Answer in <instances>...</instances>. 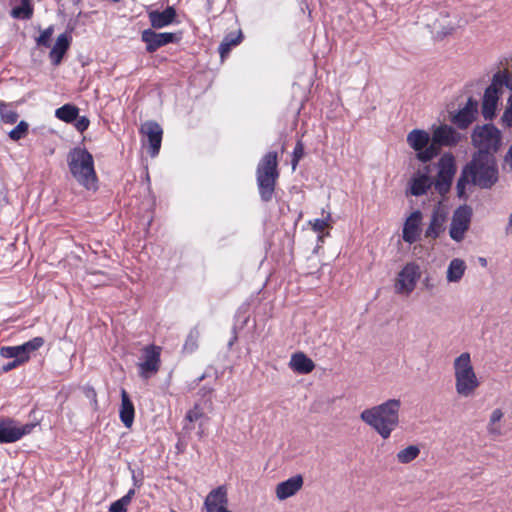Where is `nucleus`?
<instances>
[{"mask_svg":"<svg viewBox=\"0 0 512 512\" xmlns=\"http://www.w3.org/2000/svg\"><path fill=\"white\" fill-rule=\"evenodd\" d=\"M401 406L400 399H388L379 405L364 409L360 419L386 440L400 424Z\"/></svg>","mask_w":512,"mask_h":512,"instance_id":"1","label":"nucleus"},{"mask_svg":"<svg viewBox=\"0 0 512 512\" xmlns=\"http://www.w3.org/2000/svg\"><path fill=\"white\" fill-rule=\"evenodd\" d=\"M255 175L261 201L271 202L280 176L277 152L269 151L263 155L257 164Z\"/></svg>","mask_w":512,"mask_h":512,"instance_id":"2","label":"nucleus"},{"mask_svg":"<svg viewBox=\"0 0 512 512\" xmlns=\"http://www.w3.org/2000/svg\"><path fill=\"white\" fill-rule=\"evenodd\" d=\"M452 366L457 395L462 398L473 397L481 386V380L474 369L470 353H461L453 360Z\"/></svg>","mask_w":512,"mask_h":512,"instance_id":"3","label":"nucleus"},{"mask_svg":"<svg viewBox=\"0 0 512 512\" xmlns=\"http://www.w3.org/2000/svg\"><path fill=\"white\" fill-rule=\"evenodd\" d=\"M67 164L74 179L86 189H96L97 175L94 159L85 148L75 147L67 155Z\"/></svg>","mask_w":512,"mask_h":512,"instance_id":"4","label":"nucleus"},{"mask_svg":"<svg viewBox=\"0 0 512 512\" xmlns=\"http://www.w3.org/2000/svg\"><path fill=\"white\" fill-rule=\"evenodd\" d=\"M464 169L470 175L471 183L480 188H491L498 181V169L491 153H475Z\"/></svg>","mask_w":512,"mask_h":512,"instance_id":"5","label":"nucleus"},{"mask_svg":"<svg viewBox=\"0 0 512 512\" xmlns=\"http://www.w3.org/2000/svg\"><path fill=\"white\" fill-rule=\"evenodd\" d=\"M462 140V135L454 127L442 124L433 129L431 143L425 152L419 154V161L426 163L436 157L441 147L456 146Z\"/></svg>","mask_w":512,"mask_h":512,"instance_id":"6","label":"nucleus"},{"mask_svg":"<svg viewBox=\"0 0 512 512\" xmlns=\"http://www.w3.org/2000/svg\"><path fill=\"white\" fill-rule=\"evenodd\" d=\"M472 144L478 149L477 153L497 152L501 146V131L493 124L477 125L471 134Z\"/></svg>","mask_w":512,"mask_h":512,"instance_id":"7","label":"nucleus"},{"mask_svg":"<svg viewBox=\"0 0 512 512\" xmlns=\"http://www.w3.org/2000/svg\"><path fill=\"white\" fill-rule=\"evenodd\" d=\"M161 352L162 348L154 344L143 347L142 356L137 364L141 378L149 379L158 373L161 367Z\"/></svg>","mask_w":512,"mask_h":512,"instance_id":"8","label":"nucleus"},{"mask_svg":"<svg viewBox=\"0 0 512 512\" xmlns=\"http://www.w3.org/2000/svg\"><path fill=\"white\" fill-rule=\"evenodd\" d=\"M438 168L439 171L434 186L441 195H444L449 191L456 172L453 155L450 153L444 154L438 162Z\"/></svg>","mask_w":512,"mask_h":512,"instance_id":"9","label":"nucleus"},{"mask_svg":"<svg viewBox=\"0 0 512 512\" xmlns=\"http://www.w3.org/2000/svg\"><path fill=\"white\" fill-rule=\"evenodd\" d=\"M420 278L419 266L415 263L406 264L398 273L395 282V291L397 294L409 295L416 287Z\"/></svg>","mask_w":512,"mask_h":512,"instance_id":"10","label":"nucleus"},{"mask_svg":"<svg viewBox=\"0 0 512 512\" xmlns=\"http://www.w3.org/2000/svg\"><path fill=\"white\" fill-rule=\"evenodd\" d=\"M35 424L18 426L11 418L0 419V443H14L23 436L30 434Z\"/></svg>","mask_w":512,"mask_h":512,"instance_id":"11","label":"nucleus"},{"mask_svg":"<svg viewBox=\"0 0 512 512\" xmlns=\"http://www.w3.org/2000/svg\"><path fill=\"white\" fill-rule=\"evenodd\" d=\"M471 216L472 210L467 205L460 206L455 210L449 229V235L454 241L460 242L464 239L470 226Z\"/></svg>","mask_w":512,"mask_h":512,"instance_id":"12","label":"nucleus"},{"mask_svg":"<svg viewBox=\"0 0 512 512\" xmlns=\"http://www.w3.org/2000/svg\"><path fill=\"white\" fill-rule=\"evenodd\" d=\"M502 77L495 74L492 83L486 88L482 102V115L486 120H491L495 116L497 104L499 100Z\"/></svg>","mask_w":512,"mask_h":512,"instance_id":"13","label":"nucleus"},{"mask_svg":"<svg viewBox=\"0 0 512 512\" xmlns=\"http://www.w3.org/2000/svg\"><path fill=\"white\" fill-rule=\"evenodd\" d=\"M140 133L144 137V144L148 147V153L151 157H156L159 154L163 130L161 126L155 121H147L142 124Z\"/></svg>","mask_w":512,"mask_h":512,"instance_id":"14","label":"nucleus"},{"mask_svg":"<svg viewBox=\"0 0 512 512\" xmlns=\"http://www.w3.org/2000/svg\"><path fill=\"white\" fill-rule=\"evenodd\" d=\"M141 40L146 44V51L153 53L162 46L178 42L180 40V36L176 33H157L152 29H146L141 34Z\"/></svg>","mask_w":512,"mask_h":512,"instance_id":"15","label":"nucleus"},{"mask_svg":"<svg viewBox=\"0 0 512 512\" xmlns=\"http://www.w3.org/2000/svg\"><path fill=\"white\" fill-rule=\"evenodd\" d=\"M478 114V102L473 98L467 100L466 105L451 115V122L459 129L468 128L476 119Z\"/></svg>","mask_w":512,"mask_h":512,"instance_id":"16","label":"nucleus"},{"mask_svg":"<svg viewBox=\"0 0 512 512\" xmlns=\"http://www.w3.org/2000/svg\"><path fill=\"white\" fill-rule=\"evenodd\" d=\"M204 507L206 512H231L228 509L227 489L225 486H218L211 490L205 498Z\"/></svg>","mask_w":512,"mask_h":512,"instance_id":"17","label":"nucleus"},{"mask_svg":"<svg viewBox=\"0 0 512 512\" xmlns=\"http://www.w3.org/2000/svg\"><path fill=\"white\" fill-rule=\"evenodd\" d=\"M421 223L422 213L419 210L412 212L406 219L402 230V238L406 243L413 244L420 239Z\"/></svg>","mask_w":512,"mask_h":512,"instance_id":"18","label":"nucleus"},{"mask_svg":"<svg viewBox=\"0 0 512 512\" xmlns=\"http://www.w3.org/2000/svg\"><path fill=\"white\" fill-rule=\"evenodd\" d=\"M303 484L304 479L300 474L278 483L275 487L277 499L283 501L296 495L302 489Z\"/></svg>","mask_w":512,"mask_h":512,"instance_id":"19","label":"nucleus"},{"mask_svg":"<svg viewBox=\"0 0 512 512\" xmlns=\"http://www.w3.org/2000/svg\"><path fill=\"white\" fill-rule=\"evenodd\" d=\"M446 220L447 215L445 211L440 207L434 208L431 213L430 222L425 230V237L432 240L437 239L445 230Z\"/></svg>","mask_w":512,"mask_h":512,"instance_id":"20","label":"nucleus"},{"mask_svg":"<svg viewBox=\"0 0 512 512\" xmlns=\"http://www.w3.org/2000/svg\"><path fill=\"white\" fill-rule=\"evenodd\" d=\"M148 18L154 29H161L174 22L176 10L172 6H168L163 11L153 10L148 12Z\"/></svg>","mask_w":512,"mask_h":512,"instance_id":"21","label":"nucleus"},{"mask_svg":"<svg viewBox=\"0 0 512 512\" xmlns=\"http://www.w3.org/2000/svg\"><path fill=\"white\" fill-rule=\"evenodd\" d=\"M71 41L72 37L67 33H62L57 37L56 42L49 53V58L54 66L60 65L64 55L70 47Z\"/></svg>","mask_w":512,"mask_h":512,"instance_id":"22","label":"nucleus"},{"mask_svg":"<svg viewBox=\"0 0 512 512\" xmlns=\"http://www.w3.org/2000/svg\"><path fill=\"white\" fill-rule=\"evenodd\" d=\"M431 141L430 134L421 129H414L407 135L408 145L417 152V159L419 160V154L425 152V149L429 147Z\"/></svg>","mask_w":512,"mask_h":512,"instance_id":"23","label":"nucleus"},{"mask_svg":"<svg viewBox=\"0 0 512 512\" xmlns=\"http://www.w3.org/2000/svg\"><path fill=\"white\" fill-rule=\"evenodd\" d=\"M289 367L297 374H309L314 370L315 364L305 353L296 352L291 355Z\"/></svg>","mask_w":512,"mask_h":512,"instance_id":"24","label":"nucleus"},{"mask_svg":"<svg viewBox=\"0 0 512 512\" xmlns=\"http://www.w3.org/2000/svg\"><path fill=\"white\" fill-rule=\"evenodd\" d=\"M121 422L126 428H130L134 422L135 409L125 389L121 390V406L119 410Z\"/></svg>","mask_w":512,"mask_h":512,"instance_id":"25","label":"nucleus"},{"mask_svg":"<svg viewBox=\"0 0 512 512\" xmlns=\"http://www.w3.org/2000/svg\"><path fill=\"white\" fill-rule=\"evenodd\" d=\"M426 172L418 173L410 180V193L413 196L424 195L432 186V181L428 176L429 168H425Z\"/></svg>","mask_w":512,"mask_h":512,"instance_id":"26","label":"nucleus"},{"mask_svg":"<svg viewBox=\"0 0 512 512\" xmlns=\"http://www.w3.org/2000/svg\"><path fill=\"white\" fill-rule=\"evenodd\" d=\"M45 343V340L43 337H34L33 339L23 343L22 345L16 346L18 359L25 363L30 359L31 353L37 351L40 349Z\"/></svg>","mask_w":512,"mask_h":512,"instance_id":"27","label":"nucleus"},{"mask_svg":"<svg viewBox=\"0 0 512 512\" xmlns=\"http://www.w3.org/2000/svg\"><path fill=\"white\" fill-rule=\"evenodd\" d=\"M467 269V265L463 259L454 258L450 261L447 271L446 280L448 283H458L463 278Z\"/></svg>","mask_w":512,"mask_h":512,"instance_id":"28","label":"nucleus"},{"mask_svg":"<svg viewBox=\"0 0 512 512\" xmlns=\"http://www.w3.org/2000/svg\"><path fill=\"white\" fill-rule=\"evenodd\" d=\"M504 417V413L500 408L494 409L489 417V421L487 424V432L489 435L496 437L501 436L503 434L502 427L500 425V421Z\"/></svg>","mask_w":512,"mask_h":512,"instance_id":"29","label":"nucleus"},{"mask_svg":"<svg viewBox=\"0 0 512 512\" xmlns=\"http://www.w3.org/2000/svg\"><path fill=\"white\" fill-rule=\"evenodd\" d=\"M78 115L79 108L72 104H65L55 111V117L66 123L74 122Z\"/></svg>","mask_w":512,"mask_h":512,"instance_id":"30","label":"nucleus"},{"mask_svg":"<svg viewBox=\"0 0 512 512\" xmlns=\"http://www.w3.org/2000/svg\"><path fill=\"white\" fill-rule=\"evenodd\" d=\"M242 41V33L239 31L237 35L228 34L224 37L219 45V53L222 58L229 54L232 47L237 46Z\"/></svg>","mask_w":512,"mask_h":512,"instance_id":"31","label":"nucleus"},{"mask_svg":"<svg viewBox=\"0 0 512 512\" xmlns=\"http://www.w3.org/2000/svg\"><path fill=\"white\" fill-rule=\"evenodd\" d=\"M11 15L17 19H30L33 15L31 0H21L19 5L12 8Z\"/></svg>","mask_w":512,"mask_h":512,"instance_id":"32","label":"nucleus"},{"mask_svg":"<svg viewBox=\"0 0 512 512\" xmlns=\"http://www.w3.org/2000/svg\"><path fill=\"white\" fill-rule=\"evenodd\" d=\"M420 455V448L417 445H410L401 449L396 454L397 461L401 464H408Z\"/></svg>","mask_w":512,"mask_h":512,"instance_id":"33","label":"nucleus"},{"mask_svg":"<svg viewBox=\"0 0 512 512\" xmlns=\"http://www.w3.org/2000/svg\"><path fill=\"white\" fill-rule=\"evenodd\" d=\"M135 495V490L130 489L123 497L113 502L110 507V512H127V507L131 503Z\"/></svg>","mask_w":512,"mask_h":512,"instance_id":"34","label":"nucleus"},{"mask_svg":"<svg viewBox=\"0 0 512 512\" xmlns=\"http://www.w3.org/2000/svg\"><path fill=\"white\" fill-rule=\"evenodd\" d=\"M19 114L11 109L10 104L0 101V119L5 124H15L18 121Z\"/></svg>","mask_w":512,"mask_h":512,"instance_id":"35","label":"nucleus"},{"mask_svg":"<svg viewBox=\"0 0 512 512\" xmlns=\"http://www.w3.org/2000/svg\"><path fill=\"white\" fill-rule=\"evenodd\" d=\"M199 338L200 332L197 327H194L193 329L190 330L185 340V343L183 345V351L189 354L195 352L198 348Z\"/></svg>","mask_w":512,"mask_h":512,"instance_id":"36","label":"nucleus"},{"mask_svg":"<svg viewBox=\"0 0 512 512\" xmlns=\"http://www.w3.org/2000/svg\"><path fill=\"white\" fill-rule=\"evenodd\" d=\"M29 132V124L21 120L11 131L8 132V137L12 141H19L24 139Z\"/></svg>","mask_w":512,"mask_h":512,"instance_id":"37","label":"nucleus"},{"mask_svg":"<svg viewBox=\"0 0 512 512\" xmlns=\"http://www.w3.org/2000/svg\"><path fill=\"white\" fill-rule=\"evenodd\" d=\"M54 32V27L49 26L46 29H44L40 35L36 38V44L39 47H50L51 45V37Z\"/></svg>","mask_w":512,"mask_h":512,"instance_id":"38","label":"nucleus"},{"mask_svg":"<svg viewBox=\"0 0 512 512\" xmlns=\"http://www.w3.org/2000/svg\"><path fill=\"white\" fill-rule=\"evenodd\" d=\"M471 183L470 175L466 173V170L463 169L460 178L457 181V194L459 197L465 196L466 185Z\"/></svg>","mask_w":512,"mask_h":512,"instance_id":"39","label":"nucleus"},{"mask_svg":"<svg viewBox=\"0 0 512 512\" xmlns=\"http://www.w3.org/2000/svg\"><path fill=\"white\" fill-rule=\"evenodd\" d=\"M331 221V214L330 212L326 213V216L322 219H315L313 222H311L312 229L315 232H322L327 227H329Z\"/></svg>","mask_w":512,"mask_h":512,"instance_id":"40","label":"nucleus"},{"mask_svg":"<svg viewBox=\"0 0 512 512\" xmlns=\"http://www.w3.org/2000/svg\"><path fill=\"white\" fill-rule=\"evenodd\" d=\"M304 156V145L303 143L299 140L297 141L295 147H294V150H293V154H292V160H291V164H292V169L295 170L299 161L301 160V158Z\"/></svg>","mask_w":512,"mask_h":512,"instance_id":"41","label":"nucleus"},{"mask_svg":"<svg viewBox=\"0 0 512 512\" xmlns=\"http://www.w3.org/2000/svg\"><path fill=\"white\" fill-rule=\"evenodd\" d=\"M204 416V413L202 411V409L200 408L199 405H195L192 409H190L186 416H185V419L188 420L189 422H195L197 420H199L200 418H202Z\"/></svg>","mask_w":512,"mask_h":512,"instance_id":"42","label":"nucleus"},{"mask_svg":"<svg viewBox=\"0 0 512 512\" xmlns=\"http://www.w3.org/2000/svg\"><path fill=\"white\" fill-rule=\"evenodd\" d=\"M74 121H75L74 126H75L76 130L81 133L86 131L90 124V120L86 116H80V117L78 116L76 118V120H74Z\"/></svg>","mask_w":512,"mask_h":512,"instance_id":"43","label":"nucleus"},{"mask_svg":"<svg viewBox=\"0 0 512 512\" xmlns=\"http://www.w3.org/2000/svg\"><path fill=\"white\" fill-rule=\"evenodd\" d=\"M16 346H6L1 348V356L5 358L18 359Z\"/></svg>","mask_w":512,"mask_h":512,"instance_id":"44","label":"nucleus"},{"mask_svg":"<svg viewBox=\"0 0 512 512\" xmlns=\"http://www.w3.org/2000/svg\"><path fill=\"white\" fill-rule=\"evenodd\" d=\"M456 29V26L455 25H447V26H443L441 27L439 30H436V35L438 38L442 39L448 35H451Z\"/></svg>","mask_w":512,"mask_h":512,"instance_id":"45","label":"nucleus"},{"mask_svg":"<svg viewBox=\"0 0 512 512\" xmlns=\"http://www.w3.org/2000/svg\"><path fill=\"white\" fill-rule=\"evenodd\" d=\"M501 121L503 125L512 128V106H509L504 111Z\"/></svg>","mask_w":512,"mask_h":512,"instance_id":"46","label":"nucleus"},{"mask_svg":"<svg viewBox=\"0 0 512 512\" xmlns=\"http://www.w3.org/2000/svg\"><path fill=\"white\" fill-rule=\"evenodd\" d=\"M501 77V86L506 85L508 88L512 89V72L511 73H498Z\"/></svg>","mask_w":512,"mask_h":512,"instance_id":"47","label":"nucleus"},{"mask_svg":"<svg viewBox=\"0 0 512 512\" xmlns=\"http://www.w3.org/2000/svg\"><path fill=\"white\" fill-rule=\"evenodd\" d=\"M21 364H23V363L19 359H13V361H10V362H8L7 364L4 365L2 370L4 372H8V371H10L12 369L17 368Z\"/></svg>","mask_w":512,"mask_h":512,"instance_id":"48","label":"nucleus"},{"mask_svg":"<svg viewBox=\"0 0 512 512\" xmlns=\"http://www.w3.org/2000/svg\"><path fill=\"white\" fill-rule=\"evenodd\" d=\"M505 161L512 168V145L510 146V148H509V150H508V152H507V154L505 156Z\"/></svg>","mask_w":512,"mask_h":512,"instance_id":"49","label":"nucleus"},{"mask_svg":"<svg viewBox=\"0 0 512 512\" xmlns=\"http://www.w3.org/2000/svg\"><path fill=\"white\" fill-rule=\"evenodd\" d=\"M424 285L427 289H433V285L429 283L428 279L424 281Z\"/></svg>","mask_w":512,"mask_h":512,"instance_id":"50","label":"nucleus"},{"mask_svg":"<svg viewBox=\"0 0 512 512\" xmlns=\"http://www.w3.org/2000/svg\"><path fill=\"white\" fill-rule=\"evenodd\" d=\"M205 378V374H203L202 376H200L198 379H197V383H200L202 380H204Z\"/></svg>","mask_w":512,"mask_h":512,"instance_id":"51","label":"nucleus"},{"mask_svg":"<svg viewBox=\"0 0 512 512\" xmlns=\"http://www.w3.org/2000/svg\"><path fill=\"white\" fill-rule=\"evenodd\" d=\"M508 105L509 106H512V94L510 95L509 99H508Z\"/></svg>","mask_w":512,"mask_h":512,"instance_id":"52","label":"nucleus"},{"mask_svg":"<svg viewBox=\"0 0 512 512\" xmlns=\"http://www.w3.org/2000/svg\"><path fill=\"white\" fill-rule=\"evenodd\" d=\"M133 479H134L135 485L139 486V485L137 484L136 476H133Z\"/></svg>","mask_w":512,"mask_h":512,"instance_id":"53","label":"nucleus"},{"mask_svg":"<svg viewBox=\"0 0 512 512\" xmlns=\"http://www.w3.org/2000/svg\"><path fill=\"white\" fill-rule=\"evenodd\" d=\"M171 512H176V511L172 510Z\"/></svg>","mask_w":512,"mask_h":512,"instance_id":"54","label":"nucleus"}]
</instances>
